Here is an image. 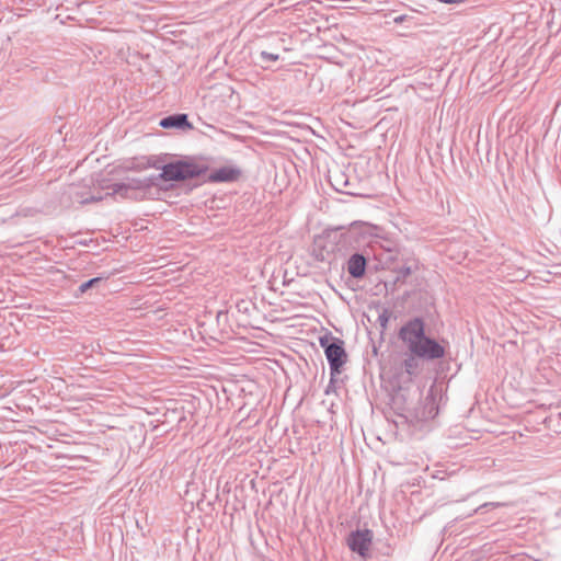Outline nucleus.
<instances>
[{
  "mask_svg": "<svg viewBox=\"0 0 561 561\" xmlns=\"http://www.w3.org/2000/svg\"><path fill=\"white\" fill-rule=\"evenodd\" d=\"M398 337L410 353L422 360L434 362L446 355L445 346L437 340L426 335L425 322L421 317L408 320L399 330Z\"/></svg>",
  "mask_w": 561,
  "mask_h": 561,
  "instance_id": "obj_1",
  "label": "nucleus"
},
{
  "mask_svg": "<svg viewBox=\"0 0 561 561\" xmlns=\"http://www.w3.org/2000/svg\"><path fill=\"white\" fill-rule=\"evenodd\" d=\"M207 171V162L195 158H185L164 164L157 179H161L165 182H180L198 178Z\"/></svg>",
  "mask_w": 561,
  "mask_h": 561,
  "instance_id": "obj_2",
  "label": "nucleus"
},
{
  "mask_svg": "<svg viewBox=\"0 0 561 561\" xmlns=\"http://www.w3.org/2000/svg\"><path fill=\"white\" fill-rule=\"evenodd\" d=\"M259 58L262 67L267 68L270 62H275L279 59V55L262 50L259 54Z\"/></svg>",
  "mask_w": 561,
  "mask_h": 561,
  "instance_id": "obj_12",
  "label": "nucleus"
},
{
  "mask_svg": "<svg viewBox=\"0 0 561 561\" xmlns=\"http://www.w3.org/2000/svg\"><path fill=\"white\" fill-rule=\"evenodd\" d=\"M390 317H391V312L387 308H383L382 311L379 313L377 322L379 323V325L381 328V333L387 330Z\"/></svg>",
  "mask_w": 561,
  "mask_h": 561,
  "instance_id": "obj_13",
  "label": "nucleus"
},
{
  "mask_svg": "<svg viewBox=\"0 0 561 561\" xmlns=\"http://www.w3.org/2000/svg\"><path fill=\"white\" fill-rule=\"evenodd\" d=\"M240 175L241 170L237 167H221L208 175V181L211 183H229L237 181Z\"/></svg>",
  "mask_w": 561,
  "mask_h": 561,
  "instance_id": "obj_7",
  "label": "nucleus"
},
{
  "mask_svg": "<svg viewBox=\"0 0 561 561\" xmlns=\"http://www.w3.org/2000/svg\"><path fill=\"white\" fill-rule=\"evenodd\" d=\"M438 1L442 3L454 4V3H463L467 0H438Z\"/></svg>",
  "mask_w": 561,
  "mask_h": 561,
  "instance_id": "obj_18",
  "label": "nucleus"
},
{
  "mask_svg": "<svg viewBox=\"0 0 561 561\" xmlns=\"http://www.w3.org/2000/svg\"><path fill=\"white\" fill-rule=\"evenodd\" d=\"M347 273L355 279H362L366 274L367 259L362 253H354L346 263Z\"/></svg>",
  "mask_w": 561,
  "mask_h": 561,
  "instance_id": "obj_8",
  "label": "nucleus"
},
{
  "mask_svg": "<svg viewBox=\"0 0 561 561\" xmlns=\"http://www.w3.org/2000/svg\"><path fill=\"white\" fill-rule=\"evenodd\" d=\"M154 183V178H128L124 182L106 184L105 180L100 183L102 190H108L105 196H118L121 198H133L136 191H142Z\"/></svg>",
  "mask_w": 561,
  "mask_h": 561,
  "instance_id": "obj_5",
  "label": "nucleus"
},
{
  "mask_svg": "<svg viewBox=\"0 0 561 561\" xmlns=\"http://www.w3.org/2000/svg\"><path fill=\"white\" fill-rule=\"evenodd\" d=\"M439 391L435 385H432L426 394L420 400L419 404L408 409L405 419L409 423L417 425L420 423L433 420L438 414Z\"/></svg>",
  "mask_w": 561,
  "mask_h": 561,
  "instance_id": "obj_3",
  "label": "nucleus"
},
{
  "mask_svg": "<svg viewBox=\"0 0 561 561\" xmlns=\"http://www.w3.org/2000/svg\"><path fill=\"white\" fill-rule=\"evenodd\" d=\"M421 360L422 358L409 352L401 363V368L410 378L415 377L421 371Z\"/></svg>",
  "mask_w": 561,
  "mask_h": 561,
  "instance_id": "obj_10",
  "label": "nucleus"
},
{
  "mask_svg": "<svg viewBox=\"0 0 561 561\" xmlns=\"http://www.w3.org/2000/svg\"><path fill=\"white\" fill-rule=\"evenodd\" d=\"M163 165L159 164V161L156 157H149L147 158L146 164L137 165V168H154V169H161Z\"/></svg>",
  "mask_w": 561,
  "mask_h": 561,
  "instance_id": "obj_17",
  "label": "nucleus"
},
{
  "mask_svg": "<svg viewBox=\"0 0 561 561\" xmlns=\"http://www.w3.org/2000/svg\"><path fill=\"white\" fill-rule=\"evenodd\" d=\"M319 342L324 350L331 376L341 374V368L347 360L344 342L339 337L329 335L321 336Z\"/></svg>",
  "mask_w": 561,
  "mask_h": 561,
  "instance_id": "obj_4",
  "label": "nucleus"
},
{
  "mask_svg": "<svg viewBox=\"0 0 561 561\" xmlns=\"http://www.w3.org/2000/svg\"><path fill=\"white\" fill-rule=\"evenodd\" d=\"M103 280L102 277H93L79 286V293L83 294Z\"/></svg>",
  "mask_w": 561,
  "mask_h": 561,
  "instance_id": "obj_14",
  "label": "nucleus"
},
{
  "mask_svg": "<svg viewBox=\"0 0 561 561\" xmlns=\"http://www.w3.org/2000/svg\"><path fill=\"white\" fill-rule=\"evenodd\" d=\"M159 125L164 129H193V125L190 123L187 114L184 113L165 116L160 121Z\"/></svg>",
  "mask_w": 561,
  "mask_h": 561,
  "instance_id": "obj_9",
  "label": "nucleus"
},
{
  "mask_svg": "<svg viewBox=\"0 0 561 561\" xmlns=\"http://www.w3.org/2000/svg\"><path fill=\"white\" fill-rule=\"evenodd\" d=\"M70 196L73 202H78L82 205L100 202L104 198L103 195H88L83 191L78 190L76 186L70 187Z\"/></svg>",
  "mask_w": 561,
  "mask_h": 561,
  "instance_id": "obj_11",
  "label": "nucleus"
},
{
  "mask_svg": "<svg viewBox=\"0 0 561 561\" xmlns=\"http://www.w3.org/2000/svg\"><path fill=\"white\" fill-rule=\"evenodd\" d=\"M371 541L373 531L370 529H357L352 531L347 537L348 548L360 557L367 556Z\"/></svg>",
  "mask_w": 561,
  "mask_h": 561,
  "instance_id": "obj_6",
  "label": "nucleus"
},
{
  "mask_svg": "<svg viewBox=\"0 0 561 561\" xmlns=\"http://www.w3.org/2000/svg\"><path fill=\"white\" fill-rule=\"evenodd\" d=\"M333 386H334V376H331L330 382L325 389L327 394H329L332 391Z\"/></svg>",
  "mask_w": 561,
  "mask_h": 561,
  "instance_id": "obj_19",
  "label": "nucleus"
},
{
  "mask_svg": "<svg viewBox=\"0 0 561 561\" xmlns=\"http://www.w3.org/2000/svg\"><path fill=\"white\" fill-rule=\"evenodd\" d=\"M403 20H404V15H399V16L394 18L396 23H401V22H403Z\"/></svg>",
  "mask_w": 561,
  "mask_h": 561,
  "instance_id": "obj_20",
  "label": "nucleus"
},
{
  "mask_svg": "<svg viewBox=\"0 0 561 561\" xmlns=\"http://www.w3.org/2000/svg\"><path fill=\"white\" fill-rule=\"evenodd\" d=\"M356 239V232L353 229L343 230L340 233V241L344 243L352 242Z\"/></svg>",
  "mask_w": 561,
  "mask_h": 561,
  "instance_id": "obj_16",
  "label": "nucleus"
},
{
  "mask_svg": "<svg viewBox=\"0 0 561 561\" xmlns=\"http://www.w3.org/2000/svg\"><path fill=\"white\" fill-rule=\"evenodd\" d=\"M413 267L411 265H402L397 268V280L404 279L412 274Z\"/></svg>",
  "mask_w": 561,
  "mask_h": 561,
  "instance_id": "obj_15",
  "label": "nucleus"
}]
</instances>
